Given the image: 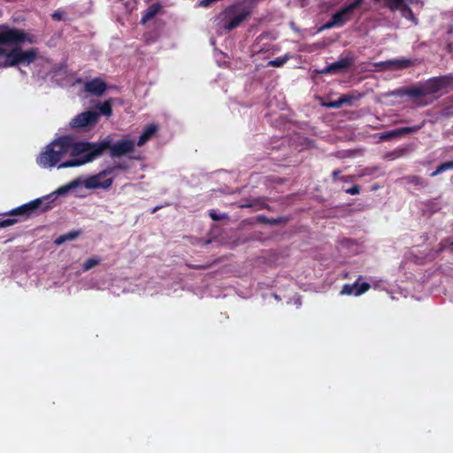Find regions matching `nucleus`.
I'll return each instance as SVG.
<instances>
[{
    "instance_id": "1",
    "label": "nucleus",
    "mask_w": 453,
    "mask_h": 453,
    "mask_svg": "<svg viewBox=\"0 0 453 453\" xmlns=\"http://www.w3.org/2000/svg\"><path fill=\"white\" fill-rule=\"evenodd\" d=\"M36 42L35 35L24 30L10 27L8 25H0V66L7 68L19 65H30L35 62L39 54L37 48L22 50L21 44Z\"/></svg>"
},
{
    "instance_id": "2",
    "label": "nucleus",
    "mask_w": 453,
    "mask_h": 453,
    "mask_svg": "<svg viewBox=\"0 0 453 453\" xmlns=\"http://www.w3.org/2000/svg\"><path fill=\"white\" fill-rule=\"evenodd\" d=\"M86 146L85 142H74L68 135L60 136L45 146L44 150L38 155L36 163L42 168H52L68 155L72 158L62 162L58 167H76L77 165H68L67 164L84 160L87 154Z\"/></svg>"
},
{
    "instance_id": "3",
    "label": "nucleus",
    "mask_w": 453,
    "mask_h": 453,
    "mask_svg": "<svg viewBox=\"0 0 453 453\" xmlns=\"http://www.w3.org/2000/svg\"><path fill=\"white\" fill-rule=\"evenodd\" d=\"M85 144L87 145V154L84 160L68 163V165H82L92 162L106 150H109L111 157L115 158L132 153L135 149V142L134 140L124 138L113 142L111 135L97 142H85Z\"/></svg>"
},
{
    "instance_id": "4",
    "label": "nucleus",
    "mask_w": 453,
    "mask_h": 453,
    "mask_svg": "<svg viewBox=\"0 0 453 453\" xmlns=\"http://www.w3.org/2000/svg\"><path fill=\"white\" fill-rule=\"evenodd\" d=\"M81 184L80 179H75L57 189L48 196L41 198L35 199L27 203H25L16 209H13L9 214L11 216H25L27 218L39 213L45 212L53 208V203L56 201L58 196H62L67 192L76 188Z\"/></svg>"
},
{
    "instance_id": "5",
    "label": "nucleus",
    "mask_w": 453,
    "mask_h": 453,
    "mask_svg": "<svg viewBox=\"0 0 453 453\" xmlns=\"http://www.w3.org/2000/svg\"><path fill=\"white\" fill-rule=\"evenodd\" d=\"M257 0H241L226 7L221 13L222 27L230 32L241 26L253 12Z\"/></svg>"
},
{
    "instance_id": "6",
    "label": "nucleus",
    "mask_w": 453,
    "mask_h": 453,
    "mask_svg": "<svg viewBox=\"0 0 453 453\" xmlns=\"http://www.w3.org/2000/svg\"><path fill=\"white\" fill-rule=\"evenodd\" d=\"M99 113L96 111H86L76 115L70 122L73 128L91 127L97 123Z\"/></svg>"
},
{
    "instance_id": "7",
    "label": "nucleus",
    "mask_w": 453,
    "mask_h": 453,
    "mask_svg": "<svg viewBox=\"0 0 453 453\" xmlns=\"http://www.w3.org/2000/svg\"><path fill=\"white\" fill-rule=\"evenodd\" d=\"M114 178L104 179V175H101V172L97 174L88 177L83 184L88 189L104 188L108 189L113 183Z\"/></svg>"
},
{
    "instance_id": "8",
    "label": "nucleus",
    "mask_w": 453,
    "mask_h": 453,
    "mask_svg": "<svg viewBox=\"0 0 453 453\" xmlns=\"http://www.w3.org/2000/svg\"><path fill=\"white\" fill-rule=\"evenodd\" d=\"M362 279V276H359L357 281L354 284H345L342 288L340 294L342 296H351L354 295L356 296H359L362 294L367 292L371 288V285L367 282H363L359 284V280Z\"/></svg>"
},
{
    "instance_id": "9",
    "label": "nucleus",
    "mask_w": 453,
    "mask_h": 453,
    "mask_svg": "<svg viewBox=\"0 0 453 453\" xmlns=\"http://www.w3.org/2000/svg\"><path fill=\"white\" fill-rule=\"evenodd\" d=\"M350 19L351 15L344 7H342L340 11L332 15L331 19L323 25L322 29H330L333 27L343 26Z\"/></svg>"
},
{
    "instance_id": "10",
    "label": "nucleus",
    "mask_w": 453,
    "mask_h": 453,
    "mask_svg": "<svg viewBox=\"0 0 453 453\" xmlns=\"http://www.w3.org/2000/svg\"><path fill=\"white\" fill-rule=\"evenodd\" d=\"M354 59L351 57L342 58L339 60L328 65L321 73H340L347 71L352 65Z\"/></svg>"
},
{
    "instance_id": "11",
    "label": "nucleus",
    "mask_w": 453,
    "mask_h": 453,
    "mask_svg": "<svg viewBox=\"0 0 453 453\" xmlns=\"http://www.w3.org/2000/svg\"><path fill=\"white\" fill-rule=\"evenodd\" d=\"M106 88V83L100 78H95L87 81L84 85L86 92L97 96L103 95L105 92Z\"/></svg>"
},
{
    "instance_id": "12",
    "label": "nucleus",
    "mask_w": 453,
    "mask_h": 453,
    "mask_svg": "<svg viewBox=\"0 0 453 453\" xmlns=\"http://www.w3.org/2000/svg\"><path fill=\"white\" fill-rule=\"evenodd\" d=\"M412 65V61L411 59L403 58V59H392L384 62H380L376 64V66H383L391 70H398L403 69L411 66Z\"/></svg>"
},
{
    "instance_id": "13",
    "label": "nucleus",
    "mask_w": 453,
    "mask_h": 453,
    "mask_svg": "<svg viewBox=\"0 0 453 453\" xmlns=\"http://www.w3.org/2000/svg\"><path fill=\"white\" fill-rule=\"evenodd\" d=\"M439 93L446 94L453 89V73L435 76Z\"/></svg>"
},
{
    "instance_id": "14",
    "label": "nucleus",
    "mask_w": 453,
    "mask_h": 453,
    "mask_svg": "<svg viewBox=\"0 0 453 453\" xmlns=\"http://www.w3.org/2000/svg\"><path fill=\"white\" fill-rule=\"evenodd\" d=\"M158 131V127L155 124L147 125L142 134L139 136V139L135 145L141 147L144 145L150 139H151Z\"/></svg>"
},
{
    "instance_id": "15",
    "label": "nucleus",
    "mask_w": 453,
    "mask_h": 453,
    "mask_svg": "<svg viewBox=\"0 0 453 453\" xmlns=\"http://www.w3.org/2000/svg\"><path fill=\"white\" fill-rule=\"evenodd\" d=\"M162 9V5L159 3H155L150 5L142 13L141 23L146 24L148 21L152 19Z\"/></svg>"
},
{
    "instance_id": "16",
    "label": "nucleus",
    "mask_w": 453,
    "mask_h": 453,
    "mask_svg": "<svg viewBox=\"0 0 453 453\" xmlns=\"http://www.w3.org/2000/svg\"><path fill=\"white\" fill-rule=\"evenodd\" d=\"M402 94L413 98H421L426 96L422 82L404 88Z\"/></svg>"
},
{
    "instance_id": "17",
    "label": "nucleus",
    "mask_w": 453,
    "mask_h": 453,
    "mask_svg": "<svg viewBox=\"0 0 453 453\" xmlns=\"http://www.w3.org/2000/svg\"><path fill=\"white\" fill-rule=\"evenodd\" d=\"M426 96L434 95L439 93L437 82L435 77L427 79L422 82Z\"/></svg>"
},
{
    "instance_id": "18",
    "label": "nucleus",
    "mask_w": 453,
    "mask_h": 453,
    "mask_svg": "<svg viewBox=\"0 0 453 453\" xmlns=\"http://www.w3.org/2000/svg\"><path fill=\"white\" fill-rule=\"evenodd\" d=\"M403 180L406 183L415 186L426 187L427 185V181L424 178L418 175H408L403 177Z\"/></svg>"
},
{
    "instance_id": "19",
    "label": "nucleus",
    "mask_w": 453,
    "mask_h": 453,
    "mask_svg": "<svg viewBox=\"0 0 453 453\" xmlns=\"http://www.w3.org/2000/svg\"><path fill=\"white\" fill-rule=\"evenodd\" d=\"M97 109H98V111H96V112L99 113V116L104 115V116L110 117L112 114V105H111V100H107L102 104H99L97 105Z\"/></svg>"
},
{
    "instance_id": "20",
    "label": "nucleus",
    "mask_w": 453,
    "mask_h": 453,
    "mask_svg": "<svg viewBox=\"0 0 453 453\" xmlns=\"http://www.w3.org/2000/svg\"><path fill=\"white\" fill-rule=\"evenodd\" d=\"M81 234V231H71L67 234H62L60 236H58L56 240H55V243L58 244V245H60L62 243H64L66 241H72V240H74L75 238H77L80 234Z\"/></svg>"
},
{
    "instance_id": "21",
    "label": "nucleus",
    "mask_w": 453,
    "mask_h": 453,
    "mask_svg": "<svg viewBox=\"0 0 453 453\" xmlns=\"http://www.w3.org/2000/svg\"><path fill=\"white\" fill-rule=\"evenodd\" d=\"M398 9H400L402 15L404 18L412 20L415 24L418 23L412 10L407 4H404V2Z\"/></svg>"
},
{
    "instance_id": "22",
    "label": "nucleus",
    "mask_w": 453,
    "mask_h": 453,
    "mask_svg": "<svg viewBox=\"0 0 453 453\" xmlns=\"http://www.w3.org/2000/svg\"><path fill=\"white\" fill-rule=\"evenodd\" d=\"M448 170H453V161H448L441 164L440 165L437 166L436 170L430 174V176L435 177L438 174Z\"/></svg>"
},
{
    "instance_id": "23",
    "label": "nucleus",
    "mask_w": 453,
    "mask_h": 453,
    "mask_svg": "<svg viewBox=\"0 0 453 453\" xmlns=\"http://www.w3.org/2000/svg\"><path fill=\"white\" fill-rule=\"evenodd\" d=\"M290 58V56L288 54H286L285 56L277 58L276 59L271 60L267 63V66H273V67H280L282 66L288 59Z\"/></svg>"
},
{
    "instance_id": "24",
    "label": "nucleus",
    "mask_w": 453,
    "mask_h": 453,
    "mask_svg": "<svg viewBox=\"0 0 453 453\" xmlns=\"http://www.w3.org/2000/svg\"><path fill=\"white\" fill-rule=\"evenodd\" d=\"M422 127H423V124L416 125V126H412V127H400L398 134H401V135H404V134L415 133V132L418 131L419 129H421Z\"/></svg>"
},
{
    "instance_id": "25",
    "label": "nucleus",
    "mask_w": 453,
    "mask_h": 453,
    "mask_svg": "<svg viewBox=\"0 0 453 453\" xmlns=\"http://www.w3.org/2000/svg\"><path fill=\"white\" fill-rule=\"evenodd\" d=\"M99 263H100L99 259L95 258V257H90L84 262L82 268L84 271H88L91 268H93L94 266L97 265Z\"/></svg>"
},
{
    "instance_id": "26",
    "label": "nucleus",
    "mask_w": 453,
    "mask_h": 453,
    "mask_svg": "<svg viewBox=\"0 0 453 453\" xmlns=\"http://www.w3.org/2000/svg\"><path fill=\"white\" fill-rule=\"evenodd\" d=\"M364 0H352L351 3L345 5L344 8L348 11V12L351 15L352 12L357 10L362 4Z\"/></svg>"
},
{
    "instance_id": "27",
    "label": "nucleus",
    "mask_w": 453,
    "mask_h": 453,
    "mask_svg": "<svg viewBox=\"0 0 453 453\" xmlns=\"http://www.w3.org/2000/svg\"><path fill=\"white\" fill-rule=\"evenodd\" d=\"M116 170L115 168L113 167L112 165H108L107 167H105L104 170L101 171V175H104V177L105 178L106 176H109V175H114L116 176Z\"/></svg>"
},
{
    "instance_id": "28",
    "label": "nucleus",
    "mask_w": 453,
    "mask_h": 453,
    "mask_svg": "<svg viewBox=\"0 0 453 453\" xmlns=\"http://www.w3.org/2000/svg\"><path fill=\"white\" fill-rule=\"evenodd\" d=\"M17 222V219L12 218H8L5 219L0 220V228H4L10 226L14 225Z\"/></svg>"
},
{
    "instance_id": "29",
    "label": "nucleus",
    "mask_w": 453,
    "mask_h": 453,
    "mask_svg": "<svg viewBox=\"0 0 453 453\" xmlns=\"http://www.w3.org/2000/svg\"><path fill=\"white\" fill-rule=\"evenodd\" d=\"M342 101H340V99L338 98L337 100H334V101H330L326 104H323V105L327 108L338 109L342 106Z\"/></svg>"
},
{
    "instance_id": "30",
    "label": "nucleus",
    "mask_w": 453,
    "mask_h": 453,
    "mask_svg": "<svg viewBox=\"0 0 453 453\" xmlns=\"http://www.w3.org/2000/svg\"><path fill=\"white\" fill-rule=\"evenodd\" d=\"M112 165L116 171H118V170L127 171L129 169V165L126 162H114L112 164Z\"/></svg>"
},
{
    "instance_id": "31",
    "label": "nucleus",
    "mask_w": 453,
    "mask_h": 453,
    "mask_svg": "<svg viewBox=\"0 0 453 453\" xmlns=\"http://www.w3.org/2000/svg\"><path fill=\"white\" fill-rule=\"evenodd\" d=\"M403 0H389L388 7L392 10H398V8L403 4Z\"/></svg>"
},
{
    "instance_id": "32",
    "label": "nucleus",
    "mask_w": 453,
    "mask_h": 453,
    "mask_svg": "<svg viewBox=\"0 0 453 453\" xmlns=\"http://www.w3.org/2000/svg\"><path fill=\"white\" fill-rule=\"evenodd\" d=\"M257 220H258L259 222H263V223H269V224H272V225H276V224H278L279 222H280V219H272V220H271V219H267V218H266V217H265V216H259V217L257 218Z\"/></svg>"
},
{
    "instance_id": "33",
    "label": "nucleus",
    "mask_w": 453,
    "mask_h": 453,
    "mask_svg": "<svg viewBox=\"0 0 453 453\" xmlns=\"http://www.w3.org/2000/svg\"><path fill=\"white\" fill-rule=\"evenodd\" d=\"M360 187L358 185H354L349 188H347L345 192L349 195H357L360 193Z\"/></svg>"
},
{
    "instance_id": "34",
    "label": "nucleus",
    "mask_w": 453,
    "mask_h": 453,
    "mask_svg": "<svg viewBox=\"0 0 453 453\" xmlns=\"http://www.w3.org/2000/svg\"><path fill=\"white\" fill-rule=\"evenodd\" d=\"M339 99L340 101H342V105H343L345 104H350L353 100V97L348 95H343L341 97H339Z\"/></svg>"
},
{
    "instance_id": "35",
    "label": "nucleus",
    "mask_w": 453,
    "mask_h": 453,
    "mask_svg": "<svg viewBox=\"0 0 453 453\" xmlns=\"http://www.w3.org/2000/svg\"><path fill=\"white\" fill-rule=\"evenodd\" d=\"M399 128L392 130L390 132H388L383 137L385 138H392L401 135V134H398Z\"/></svg>"
},
{
    "instance_id": "36",
    "label": "nucleus",
    "mask_w": 453,
    "mask_h": 453,
    "mask_svg": "<svg viewBox=\"0 0 453 453\" xmlns=\"http://www.w3.org/2000/svg\"><path fill=\"white\" fill-rule=\"evenodd\" d=\"M210 217L213 219V220H216V221H219L221 219H224V215H219V214H217L216 212L214 211H211L210 212Z\"/></svg>"
},
{
    "instance_id": "37",
    "label": "nucleus",
    "mask_w": 453,
    "mask_h": 453,
    "mask_svg": "<svg viewBox=\"0 0 453 453\" xmlns=\"http://www.w3.org/2000/svg\"><path fill=\"white\" fill-rule=\"evenodd\" d=\"M52 19L54 20H61L62 19V17H63V13L59 11H56L52 15H51Z\"/></svg>"
},
{
    "instance_id": "38",
    "label": "nucleus",
    "mask_w": 453,
    "mask_h": 453,
    "mask_svg": "<svg viewBox=\"0 0 453 453\" xmlns=\"http://www.w3.org/2000/svg\"><path fill=\"white\" fill-rule=\"evenodd\" d=\"M191 268L196 269V270H205L210 267L209 265H190Z\"/></svg>"
},
{
    "instance_id": "39",
    "label": "nucleus",
    "mask_w": 453,
    "mask_h": 453,
    "mask_svg": "<svg viewBox=\"0 0 453 453\" xmlns=\"http://www.w3.org/2000/svg\"><path fill=\"white\" fill-rule=\"evenodd\" d=\"M342 173L341 170L337 169V170H334L333 173H332V178L334 180H336L339 179V175L340 173Z\"/></svg>"
},
{
    "instance_id": "40",
    "label": "nucleus",
    "mask_w": 453,
    "mask_h": 453,
    "mask_svg": "<svg viewBox=\"0 0 453 453\" xmlns=\"http://www.w3.org/2000/svg\"><path fill=\"white\" fill-rule=\"evenodd\" d=\"M444 242L445 241H442L440 242L438 252H441L446 249V245H445Z\"/></svg>"
},
{
    "instance_id": "41",
    "label": "nucleus",
    "mask_w": 453,
    "mask_h": 453,
    "mask_svg": "<svg viewBox=\"0 0 453 453\" xmlns=\"http://www.w3.org/2000/svg\"><path fill=\"white\" fill-rule=\"evenodd\" d=\"M251 206H252V204H250V203H242L240 205L241 208H250Z\"/></svg>"
},
{
    "instance_id": "42",
    "label": "nucleus",
    "mask_w": 453,
    "mask_h": 453,
    "mask_svg": "<svg viewBox=\"0 0 453 453\" xmlns=\"http://www.w3.org/2000/svg\"><path fill=\"white\" fill-rule=\"evenodd\" d=\"M349 177H342L341 180L343 181H347Z\"/></svg>"
},
{
    "instance_id": "43",
    "label": "nucleus",
    "mask_w": 453,
    "mask_h": 453,
    "mask_svg": "<svg viewBox=\"0 0 453 453\" xmlns=\"http://www.w3.org/2000/svg\"><path fill=\"white\" fill-rule=\"evenodd\" d=\"M267 50H265L264 48L263 49H260L257 50V52H263V51H266Z\"/></svg>"
},
{
    "instance_id": "44",
    "label": "nucleus",
    "mask_w": 453,
    "mask_h": 453,
    "mask_svg": "<svg viewBox=\"0 0 453 453\" xmlns=\"http://www.w3.org/2000/svg\"><path fill=\"white\" fill-rule=\"evenodd\" d=\"M157 209H158V207H155V208L152 210V211H151V212H152V213L156 212Z\"/></svg>"
},
{
    "instance_id": "45",
    "label": "nucleus",
    "mask_w": 453,
    "mask_h": 453,
    "mask_svg": "<svg viewBox=\"0 0 453 453\" xmlns=\"http://www.w3.org/2000/svg\"><path fill=\"white\" fill-rule=\"evenodd\" d=\"M449 246L451 247V250L453 251V241L449 243Z\"/></svg>"
}]
</instances>
